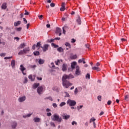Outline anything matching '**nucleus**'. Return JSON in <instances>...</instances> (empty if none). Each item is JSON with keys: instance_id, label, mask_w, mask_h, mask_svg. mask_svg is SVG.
<instances>
[{"instance_id": "nucleus-21", "label": "nucleus", "mask_w": 129, "mask_h": 129, "mask_svg": "<svg viewBox=\"0 0 129 129\" xmlns=\"http://www.w3.org/2000/svg\"><path fill=\"white\" fill-rule=\"evenodd\" d=\"M17 126V122H14L13 125H12V128L13 129L16 128Z\"/></svg>"}, {"instance_id": "nucleus-51", "label": "nucleus", "mask_w": 129, "mask_h": 129, "mask_svg": "<svg viewBox=\"0 0 129 129\" xmlns=\"http://www.w3.org/2000/svg\"><path fill=\"white\" fill-rule=\"evenodd\" d=\"M50 125H51L52 126L55 127V125L54 122H51Z\"/></svg>"}, {"instance_id": "nucleus-56", "label": "nucleus", "mask_w": 129, "mask_h": 129, "mask_svg": "<svg viewBox=\"0 0 129 129\" xmlns=\"http://www.w3.org/2000/svg\"><path fill=\"white\" fill-rule=\"evenodd\" d=\"M111 100H108V102H107V104L109 105L111 104Z\"/></svg>"}, {"instance_id": "nucleus-18", "label": "nucleus", "mask_w": 129, "mask_h": 129, "mask_svg": "<svg viewBox=\"0 0 129 129\" xmlns=\"http://www.w3.org/2000/svg\"><path fill=\"white\" fill-rule=\"evenodd\" d=\"M40 119L39 117H34L33 119V121L35 122H39Z\"/></svg>"}, {"instance_id": "nucleus-48", "label": "nucleus", "mask_w": 129, "mask_h": 129, "mask_svg": "<svg viewBox=\"0 0 129 129\" xmlns=\"http://www.w3.org/2000/svg\"><path fill=\"white\" fill-rule=\"evenodd\" d=\"M78 90L77 88H76L75 90V94H78Z\"/></svg>"}, {"instance_id": "nucleus-17", "label": "nucleus", "mask_w": 129, "mask_h": 129, "mask_svg": "<svg viewBox=\"0 0 129 129\" xmlns=\"http://www.w3.org/2000/svg\"><path fill=\"white\" fill-rule=\"evenodd\" d=\"M7 9V3H5L2 5V9L6 10Z\"/></svg>"}, {"instance_id": "nucleus-35", "label": "nucleus", "mask_w": 129, "mask_h": 129, "mask_svg": "<svg viewBox=\"0 0 129 129\" xmlns=\"http://www.w3.org/2000/svg\"><path fill=\"white\" fill-rule=\"evenodd\" d=\"M32 114H28L27 115H24L23 117L24 118H26V117H29L32 115Z\"/></svg>"}, {"instance_id": "nucleus-11", "label": "nucleus", "mask_w": 129, "mask_h": 129, "mask_svg": "<svg viewBox=\"0 0 129 129\" xmlns=\"http://www.w3.org/2000/svg\"><path fill=\"white\" fill-rule=\"evenodd\" d=\"M68 69V64H62V71L63 72H66L67 70Z\"/></svg>"}, {"instance_id": "nucleus-42", "label": "nucleus", "mask_w": 129, "mask_h": 129, "mask_svg": "<svg viewBox=\"0 0 129 129\" xmlns=\"http://www.w3.org/2000/svg\"><path fill=\"white\" fill-rule=\"evenodd\" d=\"M25 12H26V13H24V15H25V16H28V15H29V12H27L26 10H25Z\"/></svg>"}, {"instance_id": "nucleus-25", "label": "nucleus", "mask_w": 129, "mask_h": 129, "mask_svg": "<svg viewBox=\"0 0 129 129\" xmlns=\"http://www.w3.org/2000/svg\"><path fill=\"white\" fill-rule=\"evenodd\" d=\"M56 31L57 33H60L61 32V29L60 28L57 27L56 28Z\"/></svg>"}, {"instance_id": "nucleus-27", "label": "nucleus", "mask_w": 129, "mask_h": 129, "mask_svg": "<svg viewBox=\"0 0 129 129\" xmlns=\"http://www.w3.org/2000/svg\"><path fill=\"white\" fill-rule=\"evenodd\" d=\"M34 55L38 56L39 55V52L38 51H36L33 52Z\"/></svg>"}, {"instance_id": "nucleus-64", "label": "nucleus", "mask_w": 129, "mask_h": 129, "mask_svg": "<svg viewBox=\"0 0 129 129\" xmlns=\"http://www.w3.org/2000/svg\"><path fill=\"white\" fill-rule=\"evenodd\" d=\"M50 26H51L49 24H47L46 25V27H47V28H50Z\"/></svg>"}, {"instance_id": "nucleus-26", "label": "nucleus", "mask_w": 129, "mask_h": 129, "mask_svg": "<svg viewBox=\"0 0 129 129\" xmlns=\"http://www.w3.org/2000/svg\"><path fill=\"white\" fill-rule=\"evenodd\" d=\"M69 118H70V115H69L63 116V119H68Z\"/></svg>"}, {"instance_id": "nucleus-57", "label": "nucleus", "mask_w": 129, "mask_h": 129, "mask_svg": "<svg viewBox=\"0 0 129 129\" xmlns=\"http://www.w3.org/2000/svg\"><path fill=\"white\" fill-rule=\"evenodd\" d=\"M104 114V112L103 111H101V112H100L99 113V115L101 116L103 115Z\"/></svg>"}, {"instance_id": "nucleus-38", "label": "nucleus", "mask_w": 129, "mask_h": 129, "mask_svg": "<svg viewBox=\"0 0 129 129\" xmlns=\"http://www.w3.org/2000/svg\"><path fill=\"white\" fill-rule=\"evenodd\" d=\"M66 10L65 7H61V8H60V11H64Z\"/></svg>"}, {"instance_id": "nucleus-3", "label": "nucleus", "mask_w": 129, "mask_h": 129, "mask_svg": "<svg viewBox=\"0 0 129 129\" xmlns=\"http://www.w3.org/2000/svg\"><path fill=\"white\" fill-rule=\"evenodd\" d=\"M67 104H68L70 106H75L77 104V102L75 100L69 99L67 100Z\"/></svg>"}, {"instance_id": "nucleus-6", "label": "nucleus", "mask_w": 129, "mask_h": 129, "mask_svg": "<svg viewBox=\"0 0 129 129\" xmlns=\"http://www.w3.org/2000/svg\"><path fill=\"white\" fill-rule=\"evenodd\" d=\"M20 70L22 72V73L24 75H26V73H24V71L26 70V68L23 66V64L20 65Z\"/></svg>"}, {"instance_id": "nucleus-60", "label": "nucleus", "mask_w": 129, "mask_h": 129, "mask_svg": "<svg viewBox=\"0 0 129 129\" xmlns=\"http://www.w3.org/2000/svg\"><path fill=\"white\" fill-rule=\"evenodd\" d=\"M82 107H83V106H82V105L80 106V107L78 106V110H79V109H80V108L81 109Z\"/></svg>"}, {"instance_id": "nucleus-9", "label": "nucleus", "mask_w": 129, "mask_h": 129, "mask_svg": "<svg viewBox=\"0 0 129 129\" xmlns=\"http://www.w3.org/2000/svg\"><path fill=\"white\" fill-rule=\"evenodd\" d=\"M96 119H95L94 117H92L91 119H90V123L93 122V125H94V128L96 127L95 121Z\"/></svg>"}, {"instance_id": "nucleus-62", "label": "nucleus", "mask_w": 129, "mask_h": 129, "mask_svg": "<svg viewBox=\"0 0 129 129\" xmlns=\"http://www.w3.org/2000/svg\"><path fill=\"white\" fill-rule=\"evenodd\" d=\"M65 6H66L65 3H62L61 7H65Z\"/></svg>"}, {"instance_id": "nucleus-15", "label": "nucleus", "mask_w": 129, "mask_h": 129, "mask_svg": "<svg viewBox=\"0 0 129 129\" xmlns=\"http://www.w3.org/2000/svg\"><path fill=\"white\" fill-rule=\"evenodd\" d=\"M92 69L93 70H96L97 72H100V69L99 67H92Z\"/></svg>"}, {"instance_id": "nucleus-1", "label": "nucleus", "mask_w": 129, "mask_h": 129, "mask_svg": "<svg viewBox=\"0 0 129 129\" xmlns=\"http://www.w3.org/2000/svg\"><path fill=\"white\" fill-rule=\"evenodd\" d=\"M73 78H74V76L72 74H70L69 75H63L62 78V84L63 87L66 88H69V86H72V84L68 80Z\"/></svg>"}, {"instance_id": "nucleus-46", "label": "nucleus", "mask_w": 129, "mask_h": 129, "mask_svg": "<svg viewBox=\"0 0 129 129\" xmlns=\"http://www.w3.org/2000/svg\"><path fill=\"white\" fill-rule=\"evenodd\" d=\"M17 31H18V32L21 31H22V28L20 27V28H17Z\"/></svg>"}, {"instance_id": "nucleus-41", "label": "nucleus", "mask_w": 129, "mask_h": 129, "mask_svg": "<svg viewBox=\"0 0 129 129\" xmlns=\"http://www.w3.org/2000/svg\"><path fill=\"white\" fill-rule=\"evenodd\" d=\"M24 84L28 83V78H24Z\"/></svg>"}, {"instance_id": "nucleus-22", "label": "nucleus", "mask_w": 129, "mask_h": 129, "mask_svg": "<svg viewBox=\"0 0 129 129\" xmlns=\"http://www.w3.org/2000/svg\"><path fill=\"white\" fill-rule=\"evenodd\" d=\"M39 86V83H35V84H34L33 85V88L34 89H36L37 88L38 86Z\"/></svg>"}, {"instance_id": "nucleus-19", "label": "nucleus", "mask_w": 129, "mask_h": 129, "mask_svg": "<svg viewBox=\"0 0 129 129\" xmlns=\"http://www.w3.org/2000/svg\"><path fill=\"white\" fill-rule=\"evenodd\" d=\"M15 60H13L11 61V66H12V68H15Z\"/></svg>"}, {"instance_id": "nucleus-39", "label": "nucleus", "mask_w": 129, "mask_h": 129, "mask_svg": "<svg viewBox=\"0 0 129 129\" xmlns=\"http://www.w3.org/2000/svg\"><path fill=\"white\" fill-rule=\"evenodd\" d=\"M12 58H13V56H9V57H5L4 59L6 60H7V59H11Z\"/></svg>"}, {"instance_id": "nucleus-12", "label": "nucleus", "mask_w": 129, "mask_h": 129, "mask_svg": "<svg viewBox=\"0 0 129 129\" xmlns=\"http://www.w3.org/2000/svg\"><path fill=\"white\" fill-rule=\"evenodd\" d=\"M77 63L76 61H73L72 63H71V68L73 70L75 69V66L77 65Z\"/></svg>"}, {"instance_id": "nucleus-8", "label": "nucleus", "mask_w": 129, "mask_h": 129, "mask_svg": "<svg viewBox=\"0 0 129 129\" xmlns=\"http://www.w3.org/2000/svg\"><path fill=\"white\" fill-rule=\"evenodd\" d=\"M48 47H49V45L45 44L43 46V47L41 46V48H42L43 52H45L48 50Z\"/></svg>"}, {"instance_id": "nucleus-7", "label": "nucleus", "mask_w": 129, "mask_h": 129, "mask_svg": "<svg viewBox=\"0 0 129 129\" xmlns=\"http://www.w3.org/2000/svg\"><path fill=\"white\" fill-rule=\"evenodd\" d=\"M37 93H38V94L39 95L41 94L42 92L43 91V87L42 86H40L38 88H37Z\"/></svg>"}, {"instance_id": "nucleus-36", "label": "nucleus", "mask_w": 129, "mask_h": 129, "mask_svg": "<svg viewBox=\"0 0 129 129\" xmlns=\"http://www.w3.org/2000/svg\"><path fill=\"white\" fill-rule=\"evenodd\" d=\"M44 99H49L50 100V101H53V99L51 97H46L45 98H44Z\"/></svg>"}, {"instance_id": "nucleus-29", "label": "nucleus", "mask_w": 129, "mask_h": 129, "mask_svg": "<svg viewBox=\"0 0 129 129\" xmlns=\"http://www.w3.org/2000/svg\"><path fill=\"white\" fill-rule=\"evenodd\" d=\"M66 28H67V27H66V26H64V27H62V33H63V34H66L65 29H66Z\"/></svg>"}, {"instance_id": "nucleus-5", "label": "nucleus", "mask_w": 129, "mask_h": 129, "mask_svg": "<svg viewBox=\"0 0 129 129\" xmlns=\"http://www.w3.org/2000/svg\"><path fill=\"white\" fill-rule=\"evenodd\" d=\"M75 74L76 76H80L81 75V71H80V68L78 66H76V67Z\"/></svg>"}, {"instance_id": "nucleus-40", "label": "nucleus", "mask_w": 129, "mask_h": 129, "mask_svg": "<svg viewBox=\"0 0 129 129\" xmlns=\"http://www.w3.org/2000/svg\"><path fill=\"white\" fill-rule=\"evenodd\" d=\"M86 78H88L89 80L90 79V74H87Z\"/></svg>"}, {"instance_id": "nucleus-45", "label": "nucleus", "mask_w": 129, "mask_h": 129, "mask_svg": "<svg viewBox=\"0 0 129 129\" xmlns=\"http://www.w3.org/2000/svg\"><path fill=\"white\" fill-rule=\"evenodd\" d=\"M52 106H53V107H54V108H56V107H57V104H56L55 103H53V104H52Z\"/></svg>"}, {"instance_id": "nucleus-24", "label": "nucleus", "mask_w": 129, "mask_h": 129, "mask_svg": "<svg viewBox=\"0 0 129 129\" xmlns=\"http://www.w3.org/2000/svg\"><path fill=\"white\" fill-rule=\"evenodd\" d=\"M44 63V60H43L42 59H40L39 60V64H42Z\"/></svg>"}, {"instance_id": "nucleus-44", "label": "nucleus", "mask_w": 129, "mask_h": 129, "mask_svg": "<svg viewBox=\"0 0 129 129\" xmlns=\"http://www.w3.org/2000/svg\"><path fill=\"white\" fill-rule=\"evenodd\" d=\"M55 4H54V3H52L50 4V7H52V8L54 7H55Z\"/></svg>"}, {"instance_id": "nucleus-16", "label": "nucleus", "mask_w": 129, "mask_h": 129, "mask_svg": "<svg viewBox=\"0 0 129 129\" xmlns=\"http://www.w3.org/2000/svg\"><path fill=\"white\" fill-rule=\"evenodd\" d=\"M21 24V22L20 21H18L17 22H14V26L17 27L19 26Z\"/></svg>"}, {"instance_id": "nucleus-20", "label": "nucleus", "mask_w": 129, "mask_h": 129, "mask_svg": "<svg viewBox=\"0 0 129 129\" xmlns=\"http://www.w3.org/2000/svg\"><path fill=\"white\" fill-rule=\"evenodd\" d=\"M57 51L59 52H63L64 50L61 47H60L57 48Z\"/></svg>"}, {"instance_id": "nucleus-43", "label": "nucleus", "mask_w": 129, "mask_h": 129, "mask_svg": "<svg viewBox=\"0 0 129 129\" xmlns=\"http://www.w3.org/2000/svg\"><path fill=\"white\" fill-rule=\"evenodd\" d=\"M6 55V53H1L0 54V56H1V57H4V56H5Z\"/></svg>"}, {"instance_id": "nucleus-58", "label": "nucleus", "mask_w": 129, "mask_h": 129, "mask_svg": "<svg viewBox=\"0 0 129 129\" xmlns=\"http://www.w3.org/2000/svg\"><path fill=\"white\" fill-rule=\"evenodd\" d=\"M100 64L99 62H97L95 64L96 67H98V66H100Z\"/></svg>"}, {"instance_id": "nucleus-31", "label": "nucleus", "mask_w": 129, "mask_h": 129, "mask_svg": "<svg viewBox=\"0 0 129 129\" xmlns=\"http://www.w3.org/2000/svg\"><path fill=\"white\" fill-rule=\"evenodd\" d=\"M51 45L54 47V48H58V45L55 44L54 43H52Z\"/></svg>"}, {"instance_id": "nucleus-55", "label": "nucleus", "mask_w": 129, "mask_h": 129, "mask_svg": "<svg viewBox=\"0 0 129 129\" xmlns=\"http://www.w3.org/2000/svg\"><path fill=\"white\" fill-rule=\"evenodd\" d=\"M52 115V114L51 113V112H49L47 113V116H50Z\"/></svg>"}, {"instance_id": "nucleus-23", "label": "nucleus", "mask_w": 129, "mask_h": 129, "mask_svg": "<svg viewBox=\"0 0 129 129\" xmlns=\"http://www.w3.org/2000/svg\"><path fill=\"white\" fill-rule=\"evenodd\" d=\"M65 45L66 47H69V48H71V45L69 42H66Z\"/></svg>"}, {"instance_id": "nucleus-10", "label": "nucleus", "mask_w": 129, "mask_h": 129, "mask_svg": "<svg viewBox=\"0 0 129 129\" xmlns=\"http://www.w3.org/2000/svg\"><path fill=\"white\" fill-rule=\"evenodd\" d=\"M26 100V96H24L23 97H20L19 99H18V101L19 102H23Z\"/></svg>"}, {"instance_id": "nucleus-53", "label": "nucleus", "mask_w": 129, "mask_h": 129, "mask_svg": "<svg viewBox=\"0 0 129 129\" xmlns=\"http://www.w3.org/2000/svg\"><path fill=\"white\" fill-rule=\"evenodd\" d=\"M37 80H39V81H41V80H42V78L37 77Z\"/></svg>"}, {"instance_id": "nucleus-32", "label": "nucleus", "mask_w": 129, "mask_h": 129, "mask_svg": "<svg viewBox=\"0 0 129 129\" xmlns=\"http://www.w3.org/2000/svg\"><path fill=\"white\" fill-rule=\"evenodd\" d=\"M77 58V55H74L71 56V58H72L73 59H75Z\"/></svg>"}, {"instance_id": "nucleus-49", "label": "nucleus", "mask_w": 129, "mask_h": 129, "mask_svg": "<svg viewBox=\"0 0 129 129\" xmlns=\"http://www.w3.org/2000/svg\"><path fill=\"white\" fill-rule=\"evenodd\" d=\"M14 39L15 40L17 39V41H19L20 40V38L18 37H14Z\"/></svg>"}, {"instance_id": "nucleus-52", "label": "nucleus", "mask_w": 129, "mask_h": 129, "mask_svg": "<svg viewBox=\"0 0 129 129\" xmlns=\"http://www.w3.org/2000/svg\"><path fill=\"white\" fill-rule=\"evenodd\" d=\"M98 99L99 101H101V96H98Z\"/></svg>"}, {"instance_id": "nucleus-37", "label": "nucleus", "mask_w": 129, "mask_h": 129, "mask_svg": "<svg viewBox=\"0 0 129 129\" xmlns=\"http://www.w3.org/2000/svg\"><path fill=\"white\" fill-rule=\"evenodd\" d=\"M129 98V95H126L124 96V100H127V99H128Z\"/></svg>"}, {"instance_id": "nucleus-30", "label": "nucleus", "mask_w": 129, "mask_h": 129, "mask_svg": "<svg viewBox=\"0 0 129 129\" xmlns=\"http://www.w3.org/2000/svg\"><path fill=\"white\" fill-rule=\"evenodd\" d=\"M66 104V103L64 102H62V103H60L59 106L60 107H62V106H64Z\"/></svg>"}, {"instance_id": "nucleus-33", "label": "nucleus", "mask_w": 129, "mask_h": 129, "mask_svg": "<svg viewBox=\"0 0 129 129\" xmlns=\"http://www.w3.org/2000/svg\"><path fill=\"white\" fill-rule=\"evenodd\" d=\"M25 43H22V44H21V45H20V48L21 49H23L24 47H25Z\"/></svg>"}, {"instance_id": "nucleus-54", "label": "nucleus", "mask_w": 129, "mask_h": 129, "mask_svg": "<svg viewBox=\"0 0 129 129\" xmlns=\"http://www.w3.org/2000/svg\"><path fill=\"white\" fill-rule=\"evenodd\" d=\"M50 64H51L52 68H55V66H54V62H51V63H50Z\"/></svg>"}, {"instance_id": "nucleus-4", "label": "nucleus", "mask_w": 129, "mask_h": 129, "mask_svg": "<svg viewBox=\"0 0 129 129\" xmlns=\"http://www.w3.org/2000/svg\"><path fill=\"white\" fill-rule=\"evenodd\" d=\"M30 51L29 47H26L24 48L23 50H20L19 53H18V55H22L24 54H26V53Z\"/></svg>"}, {"instance_id": "nucleus-34", "label": "nucleus", "mask_w": 129, "mask_h": 129, "mask_svg": "<svg viewBox=\"0 0 129 129\" xmlns=\"http://www.w3.org/2000/svg\"><path fill=\"white\" fill-rule=\"evenodd\" d=\"M41 43L40 42H37V45H36V47H37V48H38V47H41Z\"/></svg>"}, {"instance_id": "nucleus-13", "label": "nucleus", "mask_w": 129, "mask_h": 129, "mask_svg": "<svg viewBox=\"0 0 129 129\" xmlns=\"http://www.w3.org/2000/svg\"><path fill=\"white\" fill-rule=\"evenodd\" d=\"M35 77V76H33V77L32 75L28 76V79H29V80H30L31 82L34 81Z\"/></svg>"}, {"instance_id": "nucleus-14", "label": "nucleus", "mask_w": 129, "mask_h": 129, "mask_svg": "<svg viewBox=\"0 0 129 129\" xmlns=\"http://www.w3.org/2000/svg\"><path fill=\"white\" fill-rule=\"evenodd\" d=\"M76 22H78V25H81V20L79 16H78V18L76 20Z\"/></svg>"}, {"instance_id": "nucleus-61", "label": "nucleus", "mask_w": 129, "mask_h": 129, "mask_svg": "<svg viewBox=\"0 0 129 129\" xmlns=\"http://www.w3.org/2000/svg\"><path fill=\"white\" fill-rule=\"evenodd\" d=\"M36 47V46L35 44H34V45H33V47H32L33 50H35Z\"/></svg>"}, {"instance_id": "nucleus-50", "label": "nucleus", "mask_w": 129, "mask_h": 129, "mask_svg": "<svg viewBox=\"0 0 129 129\" xmlns=\"http://www.w3.org/2000/svg\"><path fill=\"white\" fill-rule=\"evenodd\" d=\"M71 42L72 43H75V42H76V40L74 39H72L71 40Z\"/></svg>"}, {"instance_id": "nucleus-59", "label": "nucleus", "mask_w": 129, "mask_h": 129, "mask_svg": "<svg viewBox=\"0 0 129 129\" xmlns=\"http://www.w3.org/2000/svg\"><path fill=\"white\" fill-rule=\"evenodd\" d=\"M54 40H60V37H56Z\"/></svg>"}, {"instance_id": "nucleus-2", "label": "nucleus", "mask_w": 129, "mask_h": 129, "mask_svg": "<svg viewBox=\"0 0 129 129\" xmlns=\"http://www.w3.org/2000/svg\"><path fill=\"white\" fill-rule=\"evenodd\" d=\"M52 119L53 121H57V122H61L62 121L61 117H60L58 115L56 114L53 115Z\"/></svg>"}, {"instance_id": "nucleus-63", "label": "nucleus", "mask_w": 129, "mask_h": 129, "mask_svg": "<svg viewBox=\"0 0 129 129\" xmlns=\"http://www.w3.org/2000/svg\"><path fill=\"white\" fill-rule=\"evenodd\" d=\"M39 17L40 20H42V18L43 17V15H41L40 16H39Z\"/></svg>"}, {"instance_id": "nucleus-28", "label": "nucleus", "mask_w": 129, "mask_h": 129, "mask_svg": "<svg viewBox=\"0 0 129 129\" xmlns=\"http://www.w3.org/2000/svg\"><path fill=\"white\" fill-rule=\"evenodd\" d=\"M83 61H85V58H82L81 59H79L78 62L79 63H82Z\"/></svg>"}, {"instance_id": "nucleus-47", "label": "nucleus", "mask_w": 129, "mask_h": 129, "mask_svg": "<svg viewBox=\"0 0 129 129\" xmlns=\"http://www.w3.org/2000/svg\"><path fill=\"white\" fill-rule=\"evenodd\" d=\"M72 124L73 125H74L75 124L77 125V122H75V121H73L72 122Z\"/></svg>"}]
</instances>
